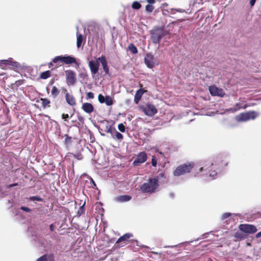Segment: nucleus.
Listing matches in <instances>:
<instances>
[{"label":"nucleus","mask_w":261,"mask_h":261,"mask_svg":"<svg viewBox=\"0 0 261 261\" xmlns=\"http://www.w3.org/2000/svg\"><path fill=\"white\" fill-rule=\"evenodd\" d=\"M54 83V81H51V83H50V84H52V83Z\"/></svg>","instance_id":"obj_55"},{"label":"nucleus","mask_w":261,"mask_h":261,"mask_svg":"<svg viewBox=\"0 0 261 261\" xmlns=\"http://www.w3.org/2000/svg\"><path fill=\"white\" fill-rule=\"evenodd\" d=\"M79 75L81 77L83 78H85L87 76L86 73L84 72H81Z\"/></svg>","instance_id":"obj_40"},{"label":"nucleus","mask_w":261,"mask_h":261,"mask_svg":"<svg viewBox=\"0 0 261 261\" xmlns=\"http://www.w3.org/2000/svg\"><path fill=\"white\" fill-rule=\"evenodd\" d=\"M70 139H71V138H69V137L67 138L66 139V140H66V142L69 141H70Z\"/></svg>","instance_id":"obj_47"},{"label":"nucleus","mask_w":261,"mask_h":261,"mask_svg":"<svg viewBox=\"0 0 261 261\" xmlns=\"http://www.w3.org/2000/svg\"><path fill=\"white\" fill-rule=\"evenodd\" d=\"M144 113L148 116H152L157 113L158 110L155 107L150 103H147L141 107Z\"/></svg>","instance_id":"obj_7"},{"label":"nucleus","mask_w":261,"mask_h":261,"mask_svg":"<svg viewBox=\"0 0 261 261\" xmlns=\"http://www.w3.org/2000/svg\"><path fill=\"white\" fill-rule=\"evenodd\" d=\"M8 202H9V203H11V201L10 200H8Z\"/></svg>","instance_id":"obj_52"},{"label":"nucleus","mask_w":261,"mask_h":261,"mask_svg":"<svg viewBox=\"0 0 261 261\" xmlns=\"http://www.w3.org/2000/svg\"><path fill=\"white\" fill-rule=\"evenodd\" d=\"M66 80L68 86L74 85L76 82L75 73L70 70L65 71Z\"/></svg>","instance_id":"obj_8"},{"label":"nucleus","mask_w":261,"mask_h":261,"mask_svg":"<svg viewBox=\"0 0 261 261\" xmlns=\"http://www.w3.org/2000/svg\"><path fill=\"white\" fill-rule=\"evenodd\" d=\"M170 196L171 197H173V193H170Z\"/></svg>","instance_id":"obj_50"},{"label":"nucleus","mask_w":261,"mask_h":261,"mask_svg":"<svg viewBox=\"0 0 261 261\" xmlns=\"http://www.w3.org/2000/svg\"><path fill=\"white\" fill-rule=\"evenodd\" d=\"M42 101V106L44 108L49 107L50 101L46 98H41Z\"/></svg>","instance_id":"obj_25"},{"label":"nucleus","mask_w":261,"mask_h":261,"mask_svg":"<svg viewBox=\"0 0 261 261\" xmlns=\"http://www.w3.org/2000/svg\"><path fill=\"white\" fill-rule=\"evenodd\" d=\"M258 116V113L255 111H250L241 113L236 116V119L238 122L246 121L249 120L254 119Z\"/></svg>","instance_id":"obj_5"},{"label":"nucleus","mask_w":261,"mask_h":261,"mask_svg":"<svg viewBox=\"0 0 261 261\" xmlns=\"http://www.w3.org/2000/svg\"><path fill=\"white\" fill-rule=\"evenodd\" d=\"M208 89L210 94L212 96H217L220 97H223L225 95V93L222 89L219 88L215 86H210Z\"/></svg>","instance_id":"obj_9"},{"label":"nucleus","mask_w":261,"mask_h":261,"mask_svg":"<svg viewBox=\"0 0 261 261\" xmlns=\"http://www.w3.org/2000/svg\"><path fill=\"white\" fill-rule=\"evenodd\" d=\"M231 215H232L231 213H225L222 215V219L224 220V219L227 218L228 217H229V216H230Z\"/></svg>","instance_id":"obj_37"},{"label":"nucleus","mask_w":261,"mask_h":261,"mask_svg":"<svg viewBox=\"0 0 261 261\" xmlns=\"http://www.w3.org/2000/svg\"><path fill=\"white\" fill-rule=\"evenodd\" d=\"M49 228L51 231H54L55 229L54 224H50L49 226Z\"/></svg>","instance_id":"obj_44"},{"label":"nucleus","mask_w":261,"mask_h":261,"mask_svg":"<svg viewBox=\"0 0 261 261\" xmlns=\"http://www.w3.org/2000/svg\"><path fill=\"white\" fill-rule=\"evenodd\" d=\"M9 65L15 67H18L20 66V64L18 62L12 61L11 58H9L8 60H0V66Z\"/></svg>","instance_id":"obj_14"},{"label":"nucleus","mask_w":261,"mask_h":261,"mask_svg":"<svg viewBox=\"0 0 261 261\" xmlns=\"http://www.w3.org/2000/svg\"><path fill=\"white\" fill-rule=\"evenodd\" d=\"M83 206H84V205H83L82 206H81V207H80V210H79V211H78L79 213H80V211H81V210H83Z\"/></svg>","instance_id":"obj_48"},{"label":"nucleus","mask_w":261,"mask_h":261,"mask_svg":"<svg viewBox=\"0 0 261 261\" xmlns=\"http://www.w3.org/2000/svg\"><path fill=\"white\" fill-rule=\"evenodd\" d=\"M151 39L153 43L160 42L162 37L165 36V32L161 28H155L150 31Z\"/></svg>","instance_id":"obj_4"},{"label":"nucleus","mask_w":261,"mask_h":261,"mask_svg":"<svg viewBox=\"0 0 261 261\" xmlns=\"http://www.w3.org/2000/svg\"><path fill=\"white\" fill-rule=\"evenodd\" d=\"M51 65H53V64H52V63H51V62H50V63H49V66H51Z\"/></svg>","instance_id":"obj_53"},{"label":"nucleus","mask_w":261,"mask_h":261,"mask_svg":"<svg viewBox=\"0 0 261 261\" xmlns=\"http://www.w3.org/2000/svg\"><path fill=\"white\" fill-rule=\"evenodd\" d=\"M17 185V184L15 183L5 186L4 188L0 187V198L4 197L8 194V192L7 191L8 189L12 188Z\"/></svg>","instance_id":"obj_16"},{"label":"nucleus","mask_w":261,"mask_h":261,"mask_svg":"<svg viewBox=\"0 0 261 261\" xmlns=\"http://www.w3.org/2000/svg\"><path fill=\"white\" fill-rule=\"evenodd\" d=\"M151 253H153V254H158V253H157V252H153V251L151 252Z\"/></svg>","instance_id":"obj_51"},{"label":"nucleus","mask_w":261,"mask_h":261,"mask_svg":"<svg viewBox=\"0 0 261 261\" xmlns=\"http://www.w3.org/2000/svg\"><path fill=\"white\" fill-rule=\"evenodd\" d=\"M62 119H64L65 121H68L67 120V119L69 118V115H68V114H63L62 115Z\"/></svg>","instance_id":"obj_39"},{"label":"nucleus","mask_w":261,"mask_h":261,"mask_svg":"<svg viewBox=\"0 0 261 261\" xmlns=\"http://www.w3.org/2000/svg\"><path fill=\"white\" fill-rule=\"evenodd\" d=\"M106 97H105L103 95L101 94H99L98 95V100L100 103H104L105 101Z\"/></svg>","instance_id":"obj_35"},{"label":"nucleus","mask_w":261,"mask_h":261,"mask_svg":"<svg viewBox=\"0 0 261 261\" xmlns=\"http://www.w3.org/2000/svg\"><path fill=\"white\" fill-rule=\"evenodd\" d=\"M82 109L87 113H91L94 111V107L93 105L88 102H86L83 104Z\"/></svg>","instance_id":"obj_17"},{"label":"nucleus","mask_w":261,"mask_h":261,"mask_svg":"<svg viewBox=\"0 0 261 261\" xmlns=\"http://www.w3.org/2000/svg\"><path fill=\"white\" fill-rule=\"evenodd\" d=\"M143 94V92L141 91V90H139L136 92L135 95L134 101L136 103H138V102L140 100L142 95Z\"/></svg>","instance_id":"obj_21"},{"label":"nucleus","mask_w":261,"mask_h":261,"mask_svg":"<svg viewBox=\"0 0 261 261\" xmlns=\"http://www.w3.org/2000/svg\"><path fill=\"white\" fill-rule=\"evenodd\" d=\"M146 11L148 12H152L153 10V7L151 5H147L145 7Z\"/></svg>","instance_id":"obj_34"},{"label":"nucleus","mask_w":261,"mask_h":261,"mask_svg":"<svg viewBox=\"0 0 261 261\" xmlns=\"http://www.w3.org/2000/svg\"><path fill=\"white\" fill-rule=\"evenodd\" d=\"M87 95L89 98L92 99L94 98V94L92 92L87 93Z\"/></svg>","instance_id":"obj_38"},{"label":"nucleus","mask_w":261,"mask_h":261,"mask_svg":"<svg viewBox=\"0 0 261 261\" xmlns=\"http://www.w3.org/2000/svg\"><path fill=\"white\" fill-rule=\"evenodd\" d=\"M20 209L27 213H30L32 212V210L31 208L25 206H21Z\"/></svg>","instance_id":"obj_36"},{"label":"nucleus","mask_w":261,"mask_h":261,"mask_svg":"<svg viewBox=\"0 0 261 261\" xmlns=\"http://www.w3.org/2000/svg\"><path fill=\"white\" fill-rule=\"evenodd\" d=\"M115 138L118 140H121L123 139V135L119 132L115 131Z\"/></svg>","instance_id":"obj_31"},{"label":"nucleus","mask_w":261,"mask_h":261,"mask_svg":"<svg viewBox=\"0 0 261 261\" xmlns=\"http://www.w3.org/2000/svg\"><path fill=\"white\" fill-rule=\"evenodd\" d=\"M242 107L241 106L240 103H237L236 104L235 107L233 108H230L228 110V111L230 112L231 113H234L240 109H241Z\"/></svg>","instance_id":"obj_24"},{"label":"nucleus","mask_w":261,"mask_h":261,"mask_svg":"<svg viewBox=\"0 0 261 261\" xmlns=\"http://www.w3.org/2000/svg\"><path fill=\"white\" fill-rule=\"evenodd\" d=\"M118 128L122 133L124 132L125 130V126L123 125V123L119 124L118 126Z\"/></svg>","instance_id":"obj_33"},{"label":"nucleus","mask_w":261,"mask_h":261,"mask_svg":"<svg viewBox=\"0 0 261 261\" xmlns=\"http://www.w3.org/2000/svg\"><path fill=\"white\" fill-rule=\"evenodd\" d=\"M141 7V5L137 1L134 2L132 4V7L134 9L138 10Z\"/></svg>","instance_id":"obj_30"},{"label":"nucleus","mask_w":261,"mask_h":261,"mask_svg":"<svg viewBox=\"0 0 261 261\" xmlns=\"http://www.w3.org/2000/svg\"><path fill=\"white\" fill-rule=\"evenodd\" d=\"M164 6H167V4L165 3V4H164Z\"/></svg>","instance_id":"obj_54"},{"label":"nucleus","mask_w":261,"mask_h":261,"mask_svg":"<svg viewBox=\"0 0 261 261\" xmlns=\"http://www.w3.org/2000/svg\"><path fill=\"white\" fill-rule=\"evenodd\" d=\"M152 165L154 167L156 166V161L155 159H152L151 161Z\"/></svg>","instance_id":"obj_41"},{"label":"nucleus","mask_w":261,"mask_h":261,"mask_svg":"<svg viewBox=\"0 0 261 261\" xmlns=\"http://www.w3.org/2000/svg\"><path fill=\"white\" fill-rule=\"evenodd\" d=\"M255 1H256V0H250V5L251 6H253L255 4Z\"/></svg>","instance_id":"obj_42"},{"label":"nucleus","mask_w":261,"mask_h":261,"mask_svg":"<svg viewBox=\"0 0 261 261\" xmlns=\"http://www.w3.org/2000/svg\"><path fill=\"white\" fill-rule=\"evenodd\" d=\"M221 157L218 158L214 163L208 164L203 167H201L199 169V171L201 172L204 170H207L210 167H211V169L209 170L208 173H206L210 178L211 179H213L215 178V176L217 175V172L215 170H212V168H214L215 167H218L219 168V170L221 171L223 167H225L227 165V162L226 161H224L221 160Z\"/></svg>","instance_id":"obj_1"},{"label":"nucleus","mask_w":261,"mask_h":261,"mask_svg":"<svg viewBox=\"0 0 261 261\" xmlns=\"http://www.w3.org/2000/svg\"><path fill=\"white\" fill-rule=\"evenodd\" d=\"M239 229L242 231L248 233H253L257 231L255 226L250 224H241Z\"/></svg>","instance_id":"obj_12"},{"label":"nucleus","mask_w":261,"mask_h":261,"mask_svg":"<svg viewBox=\"0 0 261 261\" xmlns=\"http://www.w3.org/2000/svg\"><path fill=\"white\" fill-rule=\"evenodd\" d=\"M133 237V234L130 233H126L120 237L116 242L117 244H119L122 242L125 243L128 239Z\"/></svg>","instance_id":"obj_18"},{"label":"nucleus","mask_w":261,"mask_h":261,"mask_svg":"<svg viewBox=\"0 0 261 261\" xmlns=\"http://www.w3.org/2000/svg\"><path fill=\"white\" fill-rule=\"evenodd\" d=\"M89 67L92 76L95 75L99 70V61H98V58L96 60H91L89 62Z\"/></svg>","instance_id":"obj_10"},{"label":"nucleus","mask_w":261,"mask_h":261,"mask_svg":"<svg viewBox=\"0 0 261 261\" xmlns=\"http://www.w3.org/2000/svg\"><path fill=\"white\" fill-rule=\"evenodd\" d=\"M92 180V182H93V184L94 187H95L96 186V185L95 183L94 182V181L93 180Z\"/></svg>","instance_id":"obj_49"},{"label":"nucleus","mask_w":261,"mask_h":261,"mask_svg":"<svg viewBox=\"0 0 261 261\" xmlns=\"http://www.w3.org/2000/svg\"><path fill=\"white\" fill-rule=\"evenodd\" d=\"M128 49L131 53L134 54H137L138 52L137 47L133 44H130L129 45Z\"/></svg>","instance_id":"obj_27"},{"label":"nucleus","mask_w":261,"mask_h":261,"mask_svg":"<svg viewBox=\"0 0 261 261\" xmlns=\"http://www.w3.org/2000/svg\"><path fill=\"white\" fill-rule=\"evenodd\" d=\"M132 197L129 195H122L115 198V201L120 202H124L129 201Z\"/></svg>","instance_id":"obj_20"},{"label":"nucleus","mask_w":261,"mask_h":261,"mask_svg":"<svg viewBox=\"0 0 261 261\" xmlns=\"http://www.w3.org/2000/svg\"><path fill=\"white\" fill-rule=\"evenodd\" d=\"M53 61L55 63H56L59 61H60L66 64H70L75 63L76 60L74 57L69 56H59L54 58Z\"/></svg>","instance_id":"obj_6"},{"label":"nucleus","mask_w":261,"mask_h":261,"mask_svg":"<svg viewBox=\"0 0 261 261\" xmlns=\"http://www.w3.org/2000/svg\"><path fill=\"white\" fill-rule=\"evenodd\" d=\"M147 159V154L145 152L139 153L133 162V165L137 166L144 163Z\"/></svg>","instance_id":"obj_11"},{"label":"nucleus","mask_w":261,"mask_h":261,"mask_svg":"<svg viewBox=\"0 0 261 261\" xmlns=\"http://www.w3.org/2000/svg\"><path fill=\"white\" fill-rule=\"evenodd\" d=\"M194 167L193 162H188L178 166L173 171V174L174 176H179L190 172Z\"/></svg>","instance_id":"obj_3"},{"label":"nucleus","mask_w":261,"mask_h":261,"mask_svg":"<svg viewBox=\"0 0 261 261\" xmlns=\"http://www.w3.org/2000/svg\"><path fill=\"white\" fill-rule=\"evenodd\" d=\"M256 237L257 238H259V237H261V231H260V232H258V233L256 234Z\"/></svg>","instance_id":"obj_45"},{"label":"nucleus","mask_w":261,"mask_h":261,"mask_svg":"<svg viewBox=\"0 0 261 261\" xmlns=\"http://www.w3.org/2000/svg\"><path fill=\"white\" fill-rule=\"evenodd\" d=\"M159 180L157 178H150L147 182L143 184L141 190L144 193H153L159 187Z\"/></svg>","instance_id":"obj_2"},{"label":"nucleus","mask_w":261,"mask_h":261,"mask_svg":"<svg viewBox=\"0 0 261 261\" xmlns=\"http://www.w3.org/2000/svg\"><path fill=\"white\" fill-rule=\"evenodd\" d=\"M53 254H50V255L44 254V255H42V256H41L40 257H39V258H38L36 260V261H47L48 258H49L50 257H53Z\"/></svg>","instance_id":"obj_26"},{"label":"nucleus","mask_w":261,"mask_h":261,"mask_svg":"<svg viewBox=\"0 0 261 261\" xmlns=\"http://www.w3.org/2000/svg\"><path fill=\"white\" fill-rule=\"evenodd\" d=\"M51 93V95L54 96V97H56L59 94V91L56 87L54 86L52 88Z\"/></svg>","instance_id":"obj_28"},{"label":"nucleus","mask_w":261,"mask_h":261,"mask_svg":"<svg viewBox=\"0 0 261 261\" xmlns=\"http://www.w3.org/2000/svg\"><path fill=\"white\" fill-rule=\"evenodd\" d=\"M147 2L150 4H153L155 2V0H147Z\"/></svg>","instance_id":"obj_43"},{"label":"nucleus","mask_w":261,"mask_h":261,"mask_svg":"<svg viewBox=\"0 0 261 261\" xmlns=\"http://www.w3.org/2000/svg\"><path fill=\"white\" fill-rule=\"evenodd\" d=\"M77 41H76V45L78 48H79L82 44V43L83 40V35L80 34H78L77 33Z\"/></svg>","instance_id":"obj_22"},{"label":"nucleus","mask_w":261,"mask_h":261,"mask_svg":"<svg viewBox=\"0 0 261 261\" xmlns=\"http://www.w3.org/2000/svg\"><path fill=\"white\" fill-rule=\"evenodd\" d=\"M107 106H110L113 105V100L111 97L107 96L105 102Z\"/></svg>","instance_id":"obj_29"},{"label":"nucleus","mask_w":261,"mask_h":261,"mask_svg":"<svg viewBox=\"0 0 261 261\" xmlns=\"http://www.w3.org/2000/svg\"><path fill=\"white\" fill-rule=\"evenodd\" d=\"M30 200L34 201H41L42 199L38 196H32L30 198Z\"/></svg>","instance_id":"obj_32"},{"label":"nucleus","mask_w":261,"mask_h":261,"mask_svg":"<svg viewBox=\"0 0 261 261\" xmlns=\"http://www.w3.org/2000/svg\"><path fill=\"white\" fill-rule=\"evenodd\" d=\"M50 76V71L49 70L42 72L40 74V77L42 79H47Z\"/></svg>","instance_id":"obj_23"},{"label":"nucleus","mask_w":261,"mask_h":261,"mask_svg":"<svg viewBox=\"0 0 261 261\" xmlns=\"http://www.w3.org/2000/svg\"><path fill=\"white\" fill-rule=\"evenodd\" d=\"M144 60L145 63L147 67L149 68H152L153 67L155 64V62L154 57L151 54H147L145 57Z\"/></svg>","instance_id":"obj_13"},{"label":"nucleus","mask_w":261,"mask_h":261,"mask_svg":"<svg viewBox=\"0 0 261 261\" xmlns=\"http://www.w3.org/2000/svg\"><path fill=\"white\" fill-rule=\"evenodd\" d=\"M65 98L67 102L70 106L75 105V100L73 96L69 93H67L65 95Z\"/></svg>","instance_id":"obj_19"},{"label":"nucleus","mask_w":261,"mask_h":261,"mask_svg":"<svg viewBox=\"0 0 261 261\" xmlns=\"http://www.w3.org/2000/svg\"><path fill=\"white\" fill-rule=\"evenodd\" d=\"M98 61H99V62L101 64V65L103 67V69L106 74H108L109 73V69L105 57L103 56H101V57L98 58Z\"/></svg>","instance_id":"obj_15"},{"label":"nucleus","mask_w":261,"mask_h":261,"mask_svg":"<svg viewBox=\"0 0 261 261\" xmlns=\"http://www.w3.org/2000/svg\"><path fill=\"white\" fill-rule=\"evenodd\" d=\"M107 133H112V130L111 128H109L107 131Z\"/></svg>","instance_id":"obj_46"}]
</instances>
